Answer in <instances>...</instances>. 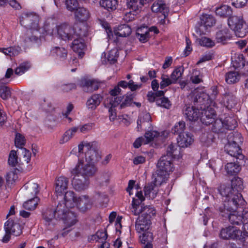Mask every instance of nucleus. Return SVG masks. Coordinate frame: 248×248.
Wrapping results in <instances>:
<instances>
[{
  "instance_id": "f257e3e1",
  "label": "nucleus",
  "mask_w": 248,
  "mask_h": 248,
  "mask_svg": "<svg viewBox=\"0 0 248 248\" xmlns=\"http://www.w3.org/2000/svg\"><path fill=\"white\" fill-rule=\"evenodd\" d=\"M218 191L224 201L232 202V204H245V201L240 193L236 192L229 184H222L218 188Z\"/></svg>"
},
{
  "instance_id": "f03ea898",
  "label": "nucleus",
  "mask_w": 248,
  "mask_h": 248,
  "mask_svg": "<svg viewBox=\"0 0 248 248\" xmlns=\"http://www.w3.org/2000/svg\"><path fill=\"white\" fill-rule=\"evenodd\" d=\"M85 148V158L88 163L93 164L98 161L100 156L98 152L97 143L96 141L81 143L78 146V152L80 154L83 153L84 148Z\"/></svg>"
},
{
  "instance_id": "7ed1b4c3",
  "label": "nucleus",
  "mask_w": 248,
  "mask_h": 248,
  "mask_svg": "<svg viewBox=\"0 0 248 248\" xmlns=\"http://www.w3.org/2000/svg\"><path fill=\"white\" fill-rule=\"evenodd\" d=\"M229 27L239 37H244L248 33V25L246 24L242 16H232L228 19Z\"/></svg>"
},
{
  "instance_id": "20e7f679",
  "label": "nucleus",
  "mask_w": 248,
  "mask_h": 248,
  "mask_svg": "<svg viewBox=\"0 0 248 248\" xmlns=\"http://www.w3.org/2000/svg\"><path fill=\"white\" fill-rule=\"evenodd\" d=\"M97 169L93 164L86 163L83 164L82 160L78 161L75 167L71 170V174H78L88 178L94 175Z\"/></svg>"
},
{
  "instance_id": "39448f33",
  "label": "nucleus",
  "mask_w": 248,
  "mask_h": 248,
  "mask_svg": "<svg viewBox=\"0 0 248 248\" xmlns=\"http://www.w3.org/2000/svg\"><path fill=\"white\" fill-rule=\"evenodd\" d=\"M39 17L34 13H25L20 18L21 25L29 30L35 31L37 32L39 30L38 26Z\"/></svg>"
},
{
  "instance_id": "423d86ee",
  "label": "nucleus",
  "mask_w": 248,
  "mask_h": 248,
  "mask_svg": "<svg viewBox=\"0 0 248 248\" xmlns=\"http://www.w3.org/2000/svg\"><path fill=\"white\" fill-rule=\"evenodd\" d=\"M5 234L2 238V242L7 243L11 234L15 236H19L22 233L21 226L19 223L14 222L13 220L8 219L4 224Z\"/></svg>"
},
{
  "instance_id": "0eeeda50",
  "label": "nucleus",
  "mask_w": 248,
  "mask_h": 248,
  "mask_svg": "<svg viewBox=\"0 0 248 248\" xmlns=\"http://www.w3.org/2000/svg\"><path fill=\"white\" fill-rule=\"evenodd\" d=\"M244 204H240L239 203L232 204V202L224 201L218 206H217L216 209L218 212L219 217L223 220H226L230 216L231 213L235 212L240 205Z\"/></svg>"
},
{
  "instance_id": "6e6552de",
  "label": "nucleus",
  "mask_w": 248,
  "mask_h": 248,
  "mask_svg": "<svg viewBox=\"0 0 248 248\" xmlns=\"http://www.w3.org/2000/svg\"><path fill=\"white\" fill-rule=\"evenodd\" d=\"M56 29L59 37L64 41L72 40L78 36L75 30L66 23L57 26Z\"/></svg>"
},
{
  "instance_id": "1a4fd4ad",
  "label": "nucleus",
  "mask_w": 248,
  "mask_h": 248,
  "mask_svg": "<svg viewBox=\"0 0 248 248\" xmlns=\"http://www.w3.org/2000/svg\"><path fill=\"white\" fill-rule=\"evenodd\" d=\"M194 106L200 109H204L210 105L209 95L203 92H195L192 97Z\"/></svg>"
},
{
  "instance_id": "9d476101",
  "label": "nucleus",
  "mask_w": 248,
  "mask_h": 248,
  "mask_svg": "<svg viewBox=\"0 0 248 248\" xmlns=\"http://www.w3.org/2000/svg\"><path fill=\"white\" fill-rule=\"evenodd\" d=\"M73 176L72 185L73 188L78 191H81L87 189L90 184L89 178L78 174H71Z\"/></svg>"
},
{
  "instance_id": "9b49d317",
  "label": "nucleus",
  "mask_w": 248,
  "mask_h": 248,
  "mask_svg": "<svg viewBox=\"0 0 248 248\" xmlns=\"http://www.w3.org/2000/svg\"><path fill=\"white\" fill-rule=\"evenodd\" d=\"M135 96V94L134 93L128 92L122 96L114 97L111 98L114 101L113 102L112 105L118 106L120 105V108L121 109L131 106Z\"/></svg>"
},
{
  "instance_id": "f8f14e48",
  "label": "nucleus",
  "mask_w": 248,
  "mask_h": 248,
  "mask_svg": "<svg viewBox=\"0 0 248 248\" xmlns=\"http://www.w3.org/2000/svg\"><path fill=\"white\" fill-rule=\"evenodd\" d=\"M77 35V37L73 39V41L71 47L74 52L78 54V57L81 59L85 55L84 51L86 48V45L84 40L81 38L82 34L81 33H78Z\"/></svg>"
},
{
  "instance_id": "ddd939ff",
  "label": "nucleus",
  "mask_w": 248,
  "mask_h": 248,
  "mask_svg": "<svg viewBox=\"0 0 248 248\" xmlns=\"http://www.w3.org/2000/svg\"><path fill=\"white\" fill-rule=\"evenodd\" d=\"M225 151L231 156L237 160L243 161L244 155L242 154V150L240 145L234 143H227L224 147Z\"/></svg>"
},
{
  "instance_id": "4468645a",
  "label": "nucleus",
  "mask_w": 248,
  "mask_h": 248,
  "mask_svg": "<svg viewBox=\"0 0 248 248\" xmlns=\"http://www.w3.org/2000/svg\"><path fill=\"white\" fill-rule=\"evenodd\" d=\"M207 109H202L200 119L203 124L208 125L212 124L216 118V111L211 108H206Z\"/></svg>"
},
{
  "instance_id": "2eb2a0df",
  "label": "nucleus",
  "mask_w": 248,
  "mask_h": 248,
  "mask_svg": "<svg viewBox=\"0 0 248 248\" xmlns=\"http://www.w3.org/2000/svg\"><path fill=\"white\" fill-rule=\"evenodd\" d=\"M172 158L169 155H163L157 164V169L169 173L173 171Z\"/></svg>"
},
{
  "instance_id": "dca6fc26",
  "label": "nucleus",
  "mask_w": 248,
  "mask_h": 248,
  "mask_svg": "<svg viewBox=\"0 0 248 248\" xmlns=\"http://www.w3.org/2000/svg\"><path fill=\"white\" fill-rule=\"evenodd\" d=\"M200 109L195 106H186L184 108L183 113L187 120L195 122L200 118L201 112Z\"/></svg>"
},
{
  "instance_id": "f3484780",
  "label": "nucleus",
  "mask_w": 248,
  "mask_h": 248,
  "mask_svg": "<svg viewBox=\"0 0 248 248\" xmlns=\"http://www.w3.org/2000/svg\"><path fill=\"white\" fill-rule=\"evenodd\" d=\"M201 25L199 30L200 34L204 33L208 27H211L214 26L216 23V19L215 17L211 15L203 14L200 18Z\"/></svg>"
},
{
  "instance_id": "a211bd4d",
  "label": "nucleus",
  "mask_w": 248,
  "mask_h": 248,
  "mask_svg": "<svg viewBox=\"0 0 248 248\" xmlns=\"http://www.w3.org/2000/svg\"><path fill=\"white\" fill-rule=\"evenodd\" d=\"M80 86L87 93H91L98 89L100 82L96 79L83 78L80 81Z\"/></svg>"
},
{
  "instance_id": "6ab92c4d",
  "label": "nucleus",
  "mask_w": 248,
  "mask_h": 248,
  "mask_svg": "<svg viewBox=\"0 0 248 248\" xmlns=\"http://www.w3.org/2000/svg\"><path fill=\"white\" fill-rule=\"evenodd\" d=\"M221 102L227 108L231 109L236 106L237 99L235 95L227 90L222 95Z\"/></svg>"
},
{
  "instance_id": "aec40b11",
  "label": "nucleus",
  "mask_w": 248,
  "mask_h": 248,
  "mask_svg": "<svg viewBox=\"0 0 248 248\" xmlns=\"http://www.w3.org/2000/svg\"><path fill=\"white\" fill-rule=\"evenodd\" d=\"M232 35L229 29H223L217 31L215 35V41L216 43L225 45L231 40Z\"/></svg>"
},
{
  "instance_id": "412c9836",
  "label": "nucleus",
  "mask_w": 248,
  "mask_h": 248,
  "mask_svg": "<svg viewBox=\"0 0 248 248\" xmlns=\"http://www.w3.org/2000/svg\"><path fill=\"white\" fill-rule=\"evenodd\" d=\"M152 11L154 13L162 14L164 16L163 23H165V18L168 16L169 9L166 3L162 0L155 1L152 6Z\"/></svg>"
},
{
  "instance_id": "4be33fe9",
  "label": "nucleus",
  "mask_w": 248,
  "mask_h": 248,
  "mask_svg": "<svg viewBox=\"0 0 248 248\" xmlns=\"http://www.w3.org/2000/svg\"><path fill=\"white\" fill-rule=\"evenodd\" d=\"M239 231L234 227L229 226L223 228L220 232V237L223 239H234L238 236Z\"/></svg>"
},
{
  "instance_id": "5701e85b",
  "label": "nucleus",
  "mask_w": 248,
  "mask_h": 248,
  "mask_svg": "<svg viewBox=\"0 0 248 248\" xmlns=\"http://www.w3.org/2000/svg\"><path fill=\"white\" fill-rule=\"evenodd\" d=\"M69 180L64 176L58 177L55 183V192L57 195H62L67 189Z\"/></svg>"
},
{
  "instance_id": "b1692460",
  "label": "nucleus",
  "mask_w": 248,
  "mask_h": 248,
  "mask_svg": "<svg viewBox=\"0 0 248 248\" xmlns=\"http://www.w3.org/2000/svg\"><path fill=\"white\" fill-rule=\"evenodd\" d=\"M92 205V202L89 197L83 195L78 198L75 206H77L80 211L84 212L91 208Z\"/></svg>"
},
{
  "instance_id": "393cba45",
  "label": "nucleus",
  "mask_w": 248,
  "mask_h": 248,
  "mask_svg": "<svg viewBox=\"0 0 248 248\" xmlns=\"http://www.w3.org/2000/svg\"><path fill=\"white\" fill-rule=\"evenodd\" d=\"M39 186L37 183L31 182L26 183L22 187V190H25V194L28 198L37 197L36 195L39 191Z\"/></svg>"
},
{
  "instance_id": "a878e982",
  "label": "nucleus",
  "mask_w": 248,
  "mask_h": 248,
  "mask_svg": "<svg viewBox=\"0 0 248 248\" xmlns=\"http://www.w3.org/2000/svg\"><path fill=\"white\" fill-rule=\"evenodd\" d=\"M177 144L180 147L186 148L190 146L194 141L193 135L188 133H185L178 136L177 138Z\"/></svg>"
},
{
  "instance_id": "bb28decb",
  "label": "nucleus",
  "mask_w": 248,
  "mask_h": 248,
  "mask_svg": "<svg viewBox=\"0 0 248 248\" xmlns=\"http://www.w3.org/2000/svg\"><path fill=\"white\" fill-rule=\"evenodd\" d=\"M151 221L139 216L135 223V228L138 232L147 231L150 228Z\"/></svg>"
},
{
  "instance_id": "cd10ccee",
  "label": "nucleus",
  "mask_w": 248,
  "mask_h": 248,
  "mask_svg": "<svg viewBox=\"0 0 248 248\" xmlns=\"http://www.w3.org/2000/svg\"><path fill=\"white\" fill-rule=\"evenodd\" d=\"M241 161L236 159L235 162L228 163L225 166L227 173L231 175L237 174L241 170Z\"/></svg>"
},
{
  "instance_id": "c85d7f7f",
  "label": "nucleus",
  "mask_w": 248,
  "mask_h": 248,
  "mask_svg": "<svg viewBox=\"0 0 248 248\" xmlns=\"http://www.w3.org/2000/svg\"><path fill=\"white\" fill-rule=\"evenodd\" d=\"M169 173L166 172L158 169L152 175L153 179V182L157 186L161 185L163 183L165 182L167 179V176Z\"/></svg>"
},
{
  "instance_id": "c756f323",
  "label": "nucleus",
  "mask_w": 248,
  "mask_h": 248,
  "mask_svg": "<svg viewBox=\"0 0 248 248\" xmlns=\"http://www.w3.org/2000/svg\"><path fill=\"white\" fill-rule=\"evenodd\" d=\"M75 16L80 22L85 21L89 18L90 13L89 10L85 7H77L75 10Z\"/></svg>"
},
{
  "instance_id": "7c9ffc66",
  "label": "nucleus",
  "mask_w": 248,
  "mask_h": 248,
  "mask_svg": "<svg viewBox=\"0 0 248 248\" xmlns=\"http://www.w3.org/2000/svg\"><path fill=\"white\" fill-rule=\"evenodd\" d=\"M64 193H65L64 204L68 207H74L76 205L78 198L75 196V193L73 191H68L64 192Z\"/></svg>"
},
{
  "instance_id": "2f4dec72",
  "label": "nucleus",
  "mask_w": 248,
  "mask_h": 248,
  "mask_svg": "<svg viewBox=\"0 0 248 248\" xmlns=\"http://www.w3.org/2000/svg\"><path fill=\"white\" fill-rule=\"evenodd\" d=\"M136 37L141 43L147 42L150 37L149 30L145 27L138 28L136 33Z\"/></svg>"
},
{
  "instance_id": "473e14b6",
  "label": "nucleus",
  "mask_w": 248,
  "mask_h": 248,
  "mask_svg": "<svg viewBox=\"0 0 248 248\" xmlns=\"http://www.w3.org/2000/svg\"><path fill=\"white\" fill-rule=\"evenodd\" d=\"M50 54L57 59L63 61L67 58V50L64 47L55 46L51 49Z\"/></svg>"
},
{
  "instance_id": "72a5a7b5",
  "label": "nucleus",
  "mask_w": 248,
  "mask_h": 248,
  "mask_svg": "<svg viewBox=\"0 0 248 248\" xmlns=\"http://www.w3.org/2000/svg\"><path fill=\"white\" fill-rule=\"evenodd\" d=\"M216 14L217 16L221 17H229L232 14V10L230 6L227 5H222L216 8Z\"/></svg>"
},
{
  "instance_id": "f704fd0d",
  "label": "nucleus",
  "mask_w": 248,
  "mask_h": 248,
  "mask_svg": "<svg viewBox=\"0 0 248 248\" xmlns=\"http://www.w3.org/2000/svg\"><path fill=\"white\" fill-rule=\"evenodd\" d=\"M68 208H70L67 207L63 202H59L56 208H54L56 219L62 220V218H65V214L69 210Z\"/></svg>"
},
{
  "instance_id": "c9c22d12",
  "label": "nucleus",
  "mask_w": 248,
  "mask_h": 248,
  "mask_svg": "<svg viewBox=\"0 0 248 248\" xmlns=\"http://www.w3.org/2000/svg\"><path fill=\"white\" fill-rule=\"evenodd\" d=\"M116 51L115 50L110 51L107 55L106 58V54L103 52L101 55V62L104 64L109 63V64H114L117 60L118 56L116 55Z\"/></svg>"
},
{
  "instance_id": "e433bc0d",
  "label": "nucleus",
  "mask_w": 248,
  "mask_h": 248,
  "mask_svg": "<svg viewBox=\"0 0 248 248\" xmlns=\"http://www.w3.org/2000/svg\"><path fill=\"white\" fill-rule=\"evenodd\" d=\"M102 99V97L100 95L93 94L87 100L86 106L89 109H94L99 105Z\"/></svg>"
},
{
  "instance_id": "4c0bfd02",
  "label": "nucleus",
  "mask_w": 248,
  "mask_h": 248,
  "mask_svg": "<svg viewBox=\"0 0 248 248\" xmlns=\"http://www.w3.org/2000/svg\"><path fill=\"white\" fill-rule=\"evenodd\" d=\"M100 4L108 11L112 12L117 9L118 1L117 0H100Z\"/></svg>"
},
{
  "instance_id": "58836bf2",
  "label": "nucleus",
  "mask_w": 248,
  "mask_h": 248,
  "mask_svg": "<svg viewBox=\"0 0 248 248\" xmlns=\"http://www.w3.org/2000/svg\"><path fill=\"white\" fill-rule=\"evenodd\" d=\"M140 210V213L141 214L140 217H143L144 218L151 221L152 217L155 216L156 213L155 209L151 206H146L143 207L141 206V209Z\"/></svg>"
},
{
  "instance_id": "ea45409f",
  "label": "nucleus",
  "mask_w": 248,
  "mask_h": 248,
  "mask_svg": "<svg viewBox=\"0 0 248 248\" xmlns=\"http://www.w3.org/2000/svg\"><path fill=\"white\" fill-rule=\"evenodd\" d=\"M157 186L153 182L145 185L144 188L145 196L150 198H154L157 193V190L155 189Z\"/></svg>"
},
{
  "instance_id": "a19ab883",
  "label": "nucleus",
  "mask_w": 248,
  "mask_h": 248,
  "mask_svg": "<svg viewBox=\"0 0 248 248\" xmlns=\"http://www.w3.org/2000/svg\"><path fill=\"white\" fill-rule=\"evenodd\" d=\"M28 30L27 33L24 35V42L26 44L30 43H38L40 42V39L37 36L35 31Z\"/></svg>"
},
{
  "instance_id": "79ce46f5",
  "label": "nucleus",
  "mask_w": 248,
  "mask_h": 248,
  "mask_svg": "<svg viewBox=\"0 0 248 248\" xmlns=\"http://www.w3.org/2000/svg\"><path fill=\"white\" fill-rule=\"evenodd\" d=\"M131 32V28L126 24L119 26L117 30L114 31V33L116 36L123 37L129 36Z\"/></svg>"
},
{
  "instance_id": "37998d69",
  "label": "nucleus",
  "mask_w": 248,
  "mask_h": 248,
  "mask_svg": "<svg viewBox=\"0 0 248 248\" xmlns=\"http://www.w3.org/2000/svg\"><path fill=\"white\" fill-rule=\"evenodd\" d=\"M143 5V1L141 0H126L127 8L132 10L134 13L140 10Z\"/></svg>"
},
{
  "instance_id": "c03bdc74",
  "label": "nucleus",
  "mask_w": 248,
  "mask_h": 248,
  "mask_svg": "<svg viewBox=\"0 0 248 248\" xmlns=\"http://www.w3.org/2000/svg\"><path fill=\"white\" fill-rule=\"evenodd\" d=\"M243 140L241 134L237 132L231 133L228 136V143H234L240 145L242 143Z\"/></svg>"
},
{
  "instance_id": "a18cd8bd",
  "label": "nucleus",
  "mask_w": 248,
  "mask_h": 248,
  "mask_svg": "<svg viewBox=\"0 0 248 248\" xmlns=\"http://www.w3.org/2000/svg\"><path fill=\"white\" fill-rule=\"evenodd\" d=\"M151 116L149 113L145 112L140 115L137 120V129L139 131L141 129L142 125L145 123H149L151 121Z\"/></svg>"
},
{
  "instance_id": "49530a36",
  "label": "nucleus",
  "mask_w": 248,
  "mask_h": 248,
  "mask_svg": "<svg viewBox=\"0 0 248 248\" xmlns=\"http://www.w3.org/2000/svg\"><path fill=\"white\" fill-rule=\"evenodd\" d=\"M78 130V127H73L67 130L60 140V144H64L68 141Z\"/></svg>"
},
{
  "instance_id": "de8ad7c7",
  "label": "nucleus",
  "mask_w": 248,
  "mask_h": 248,
  "mask_svg": "<svg viewBox=\"0 0 248 248\" xmlns=\"http://www.w3.org/2000/svg\"><path fill=\"white\" fill-rule=\"evenodd\" d=\"M62 220H63L64 224L69 227L74 225L77 222L76 214L69 210L65 214V218H62Z\"/></svg>"
},
{
  "instance_id": "09e8293b",
  "label": "nucleus",
  "mask_w": 248,
  "mask_h": 248,
  "mask_svg": "<svg viewBox=\"0 0 248 248\" xmlns=\"http://www.w3.org/2000/svg\"><path fill=\"white\" fill-rule=\"evenodd\" d=\"M230 186L235 191V193H240L244 188L242 179L238 177H235L232 180Z\"/></svg>"
},
{
  "instance_id": "8fccbe9b",
  "label": "nucleus",
  "mask_w": 248,
  "mask_h": 248,
  "mask_svg": "<svg viewBox=\"0 0 248 248\" xmlns=\"http://www.w3.org/2000/svg\"><path fill=\"white\" fill-rule=\"evenodd\" d=\"M20 50V47L15 46L7 48L0 47V52L3 53L5 55L9 56L10 57L17 55Z\"/></svg>"
},
{
  "instance_id": "3c124183",
  "label": "nucleus",
  "mask_w": 248,
  "mask_h": 248,
  "mask_svg": "<svg viewBox=\"0 0 248 248\" xmlns=\"http://www.w3.org/2000/svg\"><path fill=\"white\" fill-rule=\"evenodd\" d=\"M240 75L238 72L230 71L226 74L225 80L229 84H233L239 81Z\"/></svg>"
},
{
  "instance_id": "603ef678",
  "label": "nucleus",
  "mask_w": 248,
  "mask_h": 248,
  "mask_svg": "<svg viewBox=\"0 0 248 248\" xmlns=\"http://www.w3.org/2000/svg\"><path fill=\"white\" fill-rule=\"evenodd\" d=\"M43 217L48 225L54 219L56 218L54 208H48L43 213Z\"/></svg>"
},
{
  "instance_id": "864d4df0",
  "label": "nucleus",
  "mask_w": 248,
  "mask_h": 248,
  "mask_svg": "<svg viewBox=\"0 0 248 248\" xmlns=\"http://www.w3.org/2000/svg\"><path fill=\"white\" fill-rule=\"evenodd\" d=\"M185 128V122L183 121H181L175 124V125L171 129V132L175 135L180 136L185 133L184 132Z\"/></svg>"
},
{
  "instance_id": "5fc2aeb1",
  "label": "nucleus",
  "mask_w": 248,
  "mask_h": 248,
  "mask_svg": "<svg viewBox=\"0 0 248 248\" xmlns=\"http://www.w3.org/2000/svg\"><path fill=\"white\" fill-rule=\"evenodd\" d=\"M238 212L235 210V212L231 213L228 219L233 225H240L243 224V220L241 215L238 214Z\"/></svg>"
},
{
  "instance_id": "6e6d98bb",
  "label": "nucleus",
  "mask_w": 248,
  "mask_h": 248,
  "mask_svg": "<svg viewBox=\"0 0 248 248\" xmlns=\"http://www.w3.org/2000/svg\"><path fill=\"white\" fill-rule=\"evenodd\" d=\"M10 89L0 81V97L3 100H7L11 97Z\"/></svg>"
},
{
  "instance_id": "4d7b16f0",
  "label": "nucleus",
  "mask_w": 248,
  "mask_h": 248,
  "mask_svg": "<svg viewBox=\"0 0 248 248\" xmlns=\"http://www.w3.org/2000/svg\"><path fill=\"white\" fill-rule=\"evenodd\" d=\"M38 201V197L31 198L23 203V206L26 210H33L36 208Z\"/></svg>"
},
{
  "instance_id": "13d9d810",
  "label": "nucleus",
  "mask_w": 248,
  "mask_h": 248,
  "mask_svg": "<svg viewBox=\"0 0 248 248\" xmlns=\"http://www.w3.org/2000/svg\"><path fill=\"white\" fill-rule=\"evenodd\" d=\"M212 124V129L215 133L222 132L223 128H225V122H223L221 119H215Z\"/></svg>"
},
{
  "instance_id": "bf43d9fd",
  "label": "nucleus",
  "mask_w": 248,
  "mask_h": 248,
  "mask_svg": "<svg viewBox=\"0 0 248 248\" xmlns=\"http://www.w3.org/2000/svg\"><path fill=\"white\" fill-rule=\"evenodd\" d=\"M179 154V150H178V146L176 144H170L167 149V155H169L171 158H175L178 156Z\"/></svg>"
},
{
  "instance_id": "052dcab7",
  "label": "nucleus",
  "mask_w": 248,
  "mask_h": 248,
  "mask_svg": "<svg viewBox=\"0 0 248 248\" xmlns=\"http://www.w3.org/2000/svg\"><path fill=\"white\" fill-rule=\"evenodd\" d=\"M232 63L235 69L244 68L245 65V61L243 55H238L234 61H232Z\"/></svg>"
},
{
  "instance_id": "680f3d73",
  "label": "nucleus",
  "mask_w": 248,
  "mask_h": 248,
  "mask_svg": "<svg viewBox=\"0 0 248 248\" xmlns=\"http://www.w3.org/2000/svg\"><path fill=\"white\" fill-rule=\"evenodd\" d=\"M141 202L138 199L133 198L131 211L134 215L137 216L140 214L141 209L140 204Z\"/></svg>"
},
{
  "instance_id": "e2e57ef3",
  "label": "nucleus",
  "mask_w": 248,
  "mask_h": 248,
  "mask_svg": "<svg viewBox=\"0 0 248 248\" xmlns=\"http://www.w3.org/2000/svg\"><path fill=\"white\" fill-rule=\"evenodd\" d=\"M183 72L184 68L183 67L180 66L175 68L170 75L171 80L176 83L178 79L181 77Z\"/></svg>"
},
{
  "instance_id": "0e129e2a",
  "label": "nucleus",
  "mask_w": 248,
  "mask_h": 248,
  "mask_svg": "<svg viewBox=\"0 0 248 248\" xmlns=\"http://www.w3.org/2000/svg\"><path fill=\"white\" fill-rule=\"evenodd\" d=\"M159 135V133L155 131H149L145 133L144 140L145 143H149L151 141L154 140V139L158 137Z\"/></svg>"
},
{
  "instance_id": "69168bd1",
  "label": "nucleus",
  "mask_w": 248,
  "mask_h": 248,
  "mask_svg": "<svg viewBox=\"0 0 248 248\" xmlns=\"http://www.w3.org/2000/svg\"><path fill=\"white\" fill-rule=\"evenodd\" d=\"M156 104L158 106H160L167 109L170 108L171 105L169 99L165 97L157 98L156 99Z\"/></svg>"
},
{
  "instance_id": "338daca9",
  "label": "nucleus",
  "mask_w": 248,
  "mask_h": 248,
  "mask_svg": "<svg viewBox=\"0 0 248 248\" xmlns=\"http://www.w3.org/2000/svg\"><path fill=\"white\" fill-rule=\"evenodd\" d=\"M26 140L23 135L20 133H16L15 139V144L16 147L23 148L25 144Z\"/></svg>"
},
{
  "instance_id": "774afa93",
  "label": "nucleus",
  "mask_w": 248,
  "mask_h": 248,
  "mask_svg": "<svg viewBox=\"0 0 248 248\" xmlns=\"http://www.w3.org/2000/svg\"><path fill=\"white\" fill-rule=\"evenodd\" d=\"M17 158L16 152L12 150L9 155L8 160L9 165L13 167H16L18 163Z\"/></svg>"
}]
</instances>
